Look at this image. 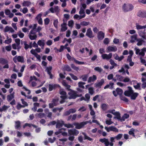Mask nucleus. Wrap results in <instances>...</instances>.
<instances>
[{"mask_svg":"<svg viewBox=\"0 0 146 146\" xmlns=\"http://www.w3.org/2000/svg\"><path fill=\"white\" fill-rule=\"evenodd\" d=\"M79 13L80 15L83 17V18H84L86 16V15L85 13L84 10L82 9H80Z\"/></svg>","mask_w":146,"mask_h":146,"instance_id":"nucleus-31","label":"nucleus"},{"mask_svg":"<svg viewBox=\"0 0 146 146\" xmlns=\"http://www.w3.org/2000/svg\"><path fill=\"white\" fill-rule=\"evenodd\" d=\"M104 33L102 31H100L98 32L97 35V37L98 40H101L104 37Z\"/></svg>","mask_w":146,"mask_h":146,"instance_id":"nucleus-18","label":"nucleus"},{"mask_svg":"<svg viewBox=\"0 0 146 146\" xmlns=\"http://www.w3.org/2000/svg\"><path fill=\"white\" fill-rule=\"evenodd\" d=\"M20 11L22 12L24 14H25L27 13L28 11V9L26 7H25L23 9H20Z\"/></svg>","mask_w":146,"mask_h":146,"instance_id":"nucleus-53","label":"nucleus"},{"mask_svg":"<svg viewBox=\"0 0 146 146\" xmlns=\"http://www.w3.org/2000/svg\"><path fill=\"white\" fill-rule=\"evenodd\" d=\"M107 50L108 52H115L117 50V48L115 46H109L107 48Z\"/></svg>","mask_w":146,"mask_h":146,"instance_id":"nucleus-16","label":"nucleus"},{"mask_svg":"<svg viewBox=\"0 0 146 146\" xmlns=\"http://www.w3.org/2000/svg\"><path fill=\"white\" fill-rule=\"evenodd\" d=\"M36 115H37L38 117L41 118L44 117L45 116V114L44 113H41L36 114Z\"/></svg>","mask_w":146,"mask_h":146,"instance_id":"nucleus-49","label":"nucleus"},{"mask_svg":"<svg viewBox=\"0 0 146 146\" xmlns=\"http://www.w3.org/2000/svg\"><path fill=\"white\" fill-rule=\"evenodd\" d=\"M123 135L121 133H119L115 137H110V141H111V142H115V140L118 141L120 140L123 136Z\"/></svg>","mask_w":146,"mask_h":146,"instance_id":"nucleus-8","label":"nucleus"},{"mask_svg":"<svg viewBox=\"0 0 146 146\" xmlns=\"http://www.w3.org/2000/svg\"><path fill=\"white\" fill-rule=\"evenodd\" d=\"M10 107L9 105L7 106L4 105L1 107L0 108V111L2 112V111H6Z\"/></svg>","mask_w":146,"mask_h":146,"instance_id":"nucleus-24","label":"nucleus"},{"mask_svg":"<svg viewBox=\"0 0 146 146\" xmlns=\"http://www.w3.org/2000/svg\"><path fill=\"white\" fill-rule=\"evenodd\" d=\"M28 36L29 38L31 40H36L37 37V36L36 35H31L29 34Z\"/></svg>","mask_w":146,"mask_h":146,"instance_id":"nucleus-32","label":"nucleus"},{"mask_svg":"<svg viewBox=\"0 0 146 146\" xmlns=\"http://www.w3.org/2000/svg\"><path fill=\"white\" fill-rule=\"evenodd\" d=\"M60 94L62 95V96H60V98L62 99V100L60 101V104H62L65 102V100L67 98L66 93L63 90H60Z\"/></svg>","mask_w":146,"mask_h":146,"instance_id":"nucleus-6","label":"nucleus"},{"mask_svg":"<svg viewBox=\"0 0 146 146\" xmlns=\"http://www.w3.org/2000/svg\"><path fill=\"white\" fill-rule=\"evenodd\" d=\"M108 106L105 104H103L101 105V108L103 110L105 111L108 109Z\"/></svg>","mask_w":146,"mask_h":146,"instance_id":"nucleus-39","label":"nucleus"},{"mask_svg":"<svg viewBox=\"0 0 146 146\" xmlns=\"http://www.w3.org/2000/svg\"><path fill=\"white\" fill-rule=\"evenodd\" d=\"M79 133V131L75 129H70L68 130L69 136L74 135L76 136Z\"/></svg>","mask_w":146,"mask_h":146,"instance_id":"nucleus-11","label":"nucleus"},{"mask_svg":"<svg viewBox=\"0 0 146 146\" xmlns=\"http://www.w3.org/2000/svg\"><path fill=\"white\" fill-rule=\"evenodd\" d=\"M72 60L74 61V62L76 64H85L84 62H83L79 61L77 60H76L74 58H72Z\"/></svg>","mask_w":146,"mask_h":146,"instance_id":"nucleus-40","label":"nucleus"},{"mask_svg":"<svg viewBox=\"0 0 146 146\" xmlns=\"http://www.w3.org/2000/svg\"><path fill=\"white\" fill-rule=\"evenodd\" d=\"M64 70H66L68 71H70L71 70V68L70 66L68 65H65L63 68Z\"/></svg>","mask_w":146,"mask_h":146,"instance_id":"nucleus-43","label":"nucleus"},{"mask_svg":"<svg viewBox=\"0 0 146 146\" xmlns=\"http://www.w3.org/2000/svg\"><path fill=\"white\" fill-rule=\"evenodd\" d=\"M122 80L124 82H130V80L128 77H126L124 79H123Z\"/></svg>","mask_w":146,"mask_h":146,"instance_id":"nucleus-64","label":"nucleus"},{"mask_svg":"<svg viewBox=\"0 0 146 146\" xmlns=\"http://www.w3.org/2000/svg\"><path fill=\"white\" fill-rule=\"evenodd\" d=\"M68 94L69 95L68 98L70 99H75L77 97H81L82 96L81 94H78L77 92L72 90H70V91L68 93Z\"/></svg>","mask_w":146,"mask_h":146,"instance_id":"nucleus-2","label":"nucleus"},{"mask_svg":"<svg viewBox=\"0 0 146 146\" xmlns=\"http://www.w3.org/2000/svg\"><path fill=\"white\" fill-rule=\"evenodd\" d=\"M82 134L84 135L85 139H87L90 141L93 140L92 139L87 136L85 133H82Z\"/></svg>","mask_w":146,"mask_h":146,"instance_id":"nucleus-42","label":"nucleus"},{"mask_svg":"<svg viewBox=\"0 0 146 146\" xmlns=\"http://www.w3.org/2000/svg\"><path fill=\"white\" fill-rule=\"evenodd\" d=\"M133 6L131 4L125 3L122 7L123 11L125 12L132 11L133 9Z\"/></svg>","mask_w":146,"mask_h":146,"instance_id":"nucleus-3","label":"nucleus"},{"mask_svg":"<svg viewBox=\"0 0 146 146\" xmlns=\"http://www.w3.org/2000/svg\"><path fill=\"white\" fill-rule=\"evenodd\" d=\"M104 79H102L101 80L95 84V87L96 88H101L102 86L104 83Z\"/></svg>","mask_w":146,"mask_h":146,"instance_id":"nucleus-20","label":"nucleus"},{"mask_svg":"<svg viewBox=\"0 0 146 146\" xmlns=\"http://www.w3.org/2000/svg\"><path fill=\"white\" fill-rule=\"evenodd\" d=\"M74 24L73 21L71 20L68 22V25L69 27H73Z\"/></svg>","mask_w":146,"mask_h":146,"instance_id":"nucleus-60","label":"nucleus"},{"mask_svg":"<svg viewBox=\"0 0 146 146\" xmlns=\"http://www.w3.org/2000/svg\"><path fill=\"white\" fill-rule=\"evenodd\" d=\"M94 70L95 71H97L98 72L100 73L102 71V68L101 67H95L94 68Z\"/></svg>","mask_w":146,"mask_h":146,"instance_id":"nucleus-46","label":"nucleus"},{"mask_svg":"<svg viewBox=\"0 0 146 146\" xmlns=\"http://www.w3.org/2000/svg\"><path fill=\"white\" fill-rule=\"evenodd\" d=\"M23 6L24 7H28L31 4V3L29 1H24L22 4Z\"/></svg>","mask_w":146,"mask_h":146,"instance_id":"nucleus-33","label":"nucleus"},{"mask_svg":"<svg viewBox=\"0 0 146 146\" xmlns=\"http://www.w3.org/2000/svg\"><path fill=\"white\" fill-rule=\"evenodd\" d=\"M86 35L90 38H93L94 35L91 28H89L87 30Z\"/></svg>","mask_w":146,"mask_h":146,"instance_id":"nucleus-15","label":"nucleus"},{"mask_svg":"<svg viewBox=\"0 0 146 146\" xmlns=\"http://www.w3.org/2000/svg\"><path fill=\"white\" fill-rule=\"evenodd\" d=\"M8 63V61L6 59L2 58H0V64H5Z\"/></svg>","mask_w":146,"mask_h":146,"instance_id":"nucleus-35","label":"nucleus"},{"mask_svg":"<svg viewBox=\"0 0 146 146\" xmlns=\"http://www.w3.org/2000/svg\"><path fill=\"white\" fill-rule=\"evenodd\" d=\"M69 75L71 77L72 79L74 80H78V78L75 76L72 73H70Z\"/></svg>","mask_w":146,"mask_h":146,"instance_id":"nucleus-61","label":"nucleus"},{"mask_svg":"<svg viewBox=\"0 0 146 146\" xmlns=\"http://www.w3.org/2000/svg\"><path fill=\"white\" fill-rule=\"evenodd\" d=\"M76 111V110L75 108L70 109L68 111L65 112L63 114V116H66L69 115L70 113H75Z\"/></svg>","mask_w":146,"mask_h":146,"instance_id":"nucleus-12","label":"nucleus"},{"mask_svg":"<svg viewBox=\"0 0 146 146\" xmlns=\"http://www.w3.org/2000/svg\"><path fill=\"white\" fill-rule=\"evenodd\" d=\"M45 40H39L37 42V44L38 45L41 46L42 49H44L45 45Z\"/></svg>","mask_w":146,"mask_h":146,"instance_id":"nucleus-23","label":"nucleus"},{"mask_svg":"<svg viewBox=\"0 0 146 146\" xmlns=\"http://www.w3.org/2000/svg\"><path fill=\"white\" fill-rule=\"evenodd\" d=\"M145 31V30H144L143 31H139L138 32V33L140 37L143 39L146 40V35Z\"/></svg>","mask_w":146,"mask_h":146,"instance_id":"nucleus-17","label":"nucleus"},{"mask_svg":"<svg viewBox=\"0 0 146 146\" xmlns=\"http://www.w3.org/2000/svg\"><path fill=\"white\" fill-rule=\"evenodd\" d=\"M64 126L68 128H72L74 127V126L73 124L70 123L65 124H64Z\"/></svg>","mask_w":146,"mask_h":146,"instance_id":"nucleus-45","label":"nucleus"},{"mask_svg":"<svg viewBox=\"0 0 146 146\" xmlns=\"http://www.w3.org/2000/svg\"><path fill=\"white\" fill-rule=\"evenodd\" d=\"M141 84L140 83H137V85L134 86V87L135 89H139L140 90L141 89L140 88V85Z\"/></svg>","mask_w":146,"mask_h":146,"instance_id":"nucleus-51","label":"nucleus"},{"mask_svg":"<svg viewBox=\"0 0 146 146\" xmlns=\"http://www.w3.org/2000/svg\"><path fill=\"white\" fill-rule=\"evenodd\" d=\"M110 62L112 66H117V64L116 63H115L114 62V61L112 59H110Z\"/></svg>","mask_w":146,"mask_h":146,"instance_id":"nucleus-62","label":"nucleus"},{"mask_svg":"<svg viewBox=\"0 0 146 146\" xmlns=\"http://www.w3.org/2000/svg\"><path fill=\"white\" fill-rule=\"evenodd\" d=\"M136 29L137 30H139L140 29L146 28V25L144 26H142L140 25H139L137 23L136 24Z\"/></svg>","mask_w":146,"mask_h":146,"instance_id":"nucleus-29","label":"nucleus"},{"mask_svg":"<svg viewBox=\"0 0 146 146\" xmlns=\"http://www.w3.org/2000/svg\"><path fill=\"white\" fill-rule=\"evenodd\" d=\"M63 22L64 20H63ZM67 24L66 23L64 22L61 25V31L62 32L65 31L67 29V27L66 26Z\"/></svg>","mask_w":146,"mask_h":146,"instance_id":"nucleus-19","label":"nucleus"},{"mask_svg":"<svg viewBox=\"0 0 146 146\" xmlns=\"http://www.w3.org/2000/svg\"><path fill=\"white\" fill-rule=\"evenodd\" d=\"M131 40H130V42L131 43H133L135 42V40L137 38V35H134L131 36Z\"/></svg>","mask_w":146,"mask_h":146,"instance_id":"nucleus-38","label":"nucleus"},{"mask_svg":"<svg viewBox=\"0 0 146 146\" xmlns=\"http://www.w3.org/2000/svg\"><path fill=\"white\" fill-rule=\"evenodd\" d=\"M97 79V77L95 75H93L92 77H89L88 80V82L90 83L91 82H93L96 80Z\"/></svg>","mask_w":146,"mask_h":146,"instance_id":"nucleus-30","label":"nucleus"},{"mask_svg":"<svg viewBox=\"0 0 146 146\" xmlns=\"http://www.w3.org/2000/svg\"><path fill=\"white\" fill-rule=\"evenodd\" d=\"M62 84L64 86L67 88L68 89L70 87V86L68 85L65 81H63L62 82Z\"/></svg>","mask_w":146,"mask_h":146,"instance_id":"nucleus-54","label":"nucleus"},{"mask_svg":"<svg viewBox=\"0 0 146 146\" xmlns=\"http://www.w3.org/2000/svg\"><path fill=\"white\" fill-rule=\"evenodd\" d=\"M86 108L85 106H82L78 110V111L81 112H83L86 111Z\"/></svg>","mask_w":146,"mask_h":146,"instance_id":"nucleus-63","label":"nucleus"},{"mask_svg":"<svg viewBox=\"0 0 146 146\" xmlns=\"http://www.w3.org/2000/svg\"><path fill=\"white\" fill-rule=\"evenodd\" d=\"M114 58L116 60H118V61H121L124 58V56H121L120 57H119L118 55L116 54H115L114 55Z\"/></svg>","mask_w":146,"mask_h":146,"instance_id":"nucleus-26","label":"nucleus"},{"mask_svg":"<svg viewBox=\"0 0 146 146\" xmlns=\"http://www.w3.org/2000/svg\"><path fill=\"white\" fill-rule=\"evenodd\" d=\"M64 48V46H61L59 50L57 49L56 48H54V50H56L57 51H58L60 52H61L63 50Z\"/></svg>","mask_w":146,"mask_h":146,"instance_id":"nucleus-58","label":"nucleus"},{"mask_svg":"<svg viewBox=\"0 0 146 146\" xmlns=\"http://www.w3.org/2000/svg\"><path fill=\"white\" fill-rule=\"evenodd\" d=\"M88 77V76L86 75H84L82 76L81 78L82 80L84 81H86L87 80Z\"/></svg>","mask_w":146,"mask_h":146,"instance_id":"nucleus-57","label":"nucleus"},{"mask_svg":"<svg viewBox=\"0 0 146 146\" xmlns=\"http://www.w3.org/2000/svg\"><path fill=\"white\" fill-rule=\"evenodd\" d=\"M137 16L140 17H146V11H139L137 14Z\"/></svg>","mask_w":146,"mask_h":146,"instance_id":"nucleus-21","label":"nucleus"},{"mask_svg":"<svg viewBox=\"0 0 146 146\" xmlns=\"http://www.w3.org/2000/svg\"><path fill=\"white\" fill-rule=\"evenodd\" d=\"M124 94L126 96H131V98L133 100H135L139 95L137 93H134L131 88H129L128 90L125 91Z\"/></svg>","mask_w":146,"mask_h":146,"instance_id":"nucleus-1","label":"nucleus"},{"mask_svg":"<svg viewBox=\"0 0 146 146\" xmlns=\"http://www.w3.org/2000/svg\"><path fill=\"white\" fill-rule=\"evenodd\" d=\"M88 121H83L80 123H75L74 125L75 126V128L78 129H80L83 128L84 126L88 123Z\"/></svg>","mask_w":146,"mask_h":146,"instance_id":"nucleus-7","label":"nucleus"},{"mask_svg":"<svg viewBox=\"0 0 146 146\" xmlns=\"http://www.w3.org/2000/svg\"><path fill=\"white\" fill-rule=\"evenodd\" d=\"M13 60L15 63L17 62L21 63H23L24 62V58L22 56H16L13 58Z\"/></svg>","mask_w":146,"mask_h":146,"instance_id":"nucleus-10","label":"nucleus"},{"mask_svg":"<svg viewBox=\"0 0 146 146\" xmlns=\"http://www.w3.org/2000/svg\"><path fill=\"white\" fill-rule=\"evenodd\" d=\"M30 80L29 82V84H30V82L33 80H35V81H37V78L35 76H31L30 78Z\"/></svg>","mask_w":146,"mask_h":146,"instance_id":"nucleus-52","label":"nucleus"},{"mask_svg":"<svg viewBox=\"0 0 146 146\" xmlns=\"http://www.w3.org/2000/svg\"><path fill=\"white\" fill-rule=\"evenodd\" d=\"M74 18L75 19L79 20L83 18V17H82L80 15H79L77 14H76L74 15Z\"/></svg>","mask_w":146,"mask_h":146,"instance_id":"nucleus-44","label":"nucleus"},{"mask_svg":"<svg viewBox=\"0 0 146 146\" xmlns=\"http://www.w3.org/2000/svg\"><path fill=\"white\" fill-rule=\"evenodd\" d=\"M118 94L121 96L123 93V91L121 89L117 88L116 89Z\"/></svg>","mask_w":146,"mask_h":146,"instance_id":"nucleus-47","label":"nucleus"},{"mask_svg":"<svg viewBox=\"0 0 146 146\" xmlns=\"http://www.w3.org/2000/svg\"><path fill=\"white\" fill-rule=\"evenodd\" d=\"M135 130L133 128H131L129 132V134L130 135H132L133 136L135 137V134L134 132L135 131Z\"/></svg>","mask_w":146,"mask_h":146,"instance_id":"nucleus-48","label":"nucleus"},{"mask_svg":"<svg viewBox=\"0 0 146 146\" xmlns=\"http://www.w3.org/2000/svg\"><path fill=\"white\" fill-rule=\"evenodd\" d=\"M112 56V53H110L108 54H102L101 56L102 57L103 59H106L107 60L111 58Z\"/></svg>","mask_w":146,"mask_h":146,"instance_id":"nucleus-13","label":"nucleus"},{"mask_svg":"<svg viewBox=\"0 0 146 146\" xmlns=\"http://www.w3.org/2000/svg\"><path fill=\"white\" fill-rule=\"evenodd\" d=\"M120 98L121 100L124 101L125 102H128V99L124 96L121 95L120 96Z\"/></svg>","mask_w":146,"mask_h":146,"instance_id":"nucleus-59","label":"nucleus"},{"mask_svg":"<svg viewBox=\"0 0 146 146\" xmlns=\"http://www.w3.org/2000/svg\"><path fill=\"white\" fill-rule=\"evenodd\" d=\"M99 141L102 143H104L106 146H108L109 145H110V146L113 145L114 144L113 142H111V141H110V142L109 139L105 138L100 139Z\"/></svg>","mask_w":146,"mask_h":146,"instance_id":"nucleus-5","label":"nucleus"},{"mask_svg":"<svg viewBox=\"0 0 146 146\" xmlns=\"http://www.w3.org/2000/svg\"><path fill=\"white\" fill-rule=\"evenodd\" d=\"M105 129L108 132L110 131H112L115 132H118L119 130L114 126H111L109 127H105Z\"/></svg>","mask_w":146,"mask_h":146,"instance_id":"nucleus-9","label":"nucleus"},{"mask_svg":"<svg viewBox=\"0 0 146 146\" xmlns=\"http://www.w3.org/2000/svg\"><path fill=\"white\" fill-rule=\"evenodd\" d=\"M129 117V115L127 113H125L124 114L122 117L121 118L120 121H124L126 119H127Z\"/></svg>","mask_w":146,"mask_h":146,"instance_id":"nucleus-34","label":"nucleus"},{"mask_svg":"<svg viewBox=\"0 0 146 146\" xmlns=\"http://www.w3.org/2000/svg\"><path fill=\"white\" fill-rule=\"evenodd\" d=\"M114 115L116 116V117H114V118H117L118 119L120 120L121 117L120 116V114L119 112L116 111Z\"/></svg>","mask_w":146,"mask_h":146,"instance_id":"nucleus-36","label":"nucleus"},{"mask_svg":"<svg viewBox=\"0 0 146 146\" xmlns=\"http://www.w3.org/2000/svg\"><path fill=\"white\" fill-rule=\"evenodd\" d=\"M80 24L81 25L83 26H87L90 23L88 22L83 21L80 22Z\"/></svg>","mask_w":146,"mask_h":146,"instance_id":"nucleus-50","label":"nucleus"},{"mask_svg":"<svg viewBox=\"0 0 146 146\" xmlns=\"http://www.w3.org/2000/svg\"><path fill=\"white\" fill-rule=\"evenodd\" d=\"M52 69L51 66L46 67V71L47 72V73L50 76V78L52 79L53 78V76L51 73V71Z\"/></svg>","mask_w":146,"mask_h":146,"instance_id":"nucleus-22","label":"nucleus"},{"mask_svg":"<svg viewBox=\"0 0 146 146\" xmlns=\"http://www.w3.org/2000/svg\"><path fill=\"white\" fill-rule=\"evenodd\" d=\"M14 92H13L7 96V100L8 101H10L14 98Z\"/></svg>","mask_w":146,"mask_h":146,"instance_id":"nucleus-28","label":"nucleus"},{"mask_svg":"<svg viewBox=\"0 0 146 146\" xmlns=\"http://www.w3.org/2000/svg\"><path fill=\"white\" fill-rule=\"evenodd\" d=\"M58 19H55L54 20L53 24L54 27L56 28H58Z\"/></svg>","mask_w":146,"mask_h":146,"instance_id":"nucleus-55","label":"nucleus"},{"mask_svg":"<svg viewBox=\"0 0 146 146\" xmlns=\"http://www.w3.org/2000/svg\"><path fill=\"white\" fill-rule=\"evenodd\" d=\"M134 50L135 51L136 54L143 57L145 55V52L146 51V48L145 47L143 48L140 50L137 47H135L134 48Z\"/></svg>","mask_w":146,"mask_h":146,"instance_id":"nucleus-4","label":"nucleus"},{"mask_svg":"<svg viewBox=\"0 0 146 146\" xmlns=\"http://www.w3.org/2000/svg\"><path fill=\"white\" fill-rule=\"evenodd\" d=\"M58 98H54L52 99V102L55 106H57L58 104Z\"/></svg>","mask_w":146,"mask_h":146,"instance_id":"nucleus-37","label":"nucleus"},{"mask_svg":"<svg viewBox=\"0 0 146 146\" xmlns=\"http://www.w3.org/2000/svg\"><path fill=\"white\" fill-rule=\"evenodd\" d=\"M137 41H138L137 44L138 46H140L143 44V41L141 39L137 40Z\"/></svg>","mask_w":146,"mask_h":146,"instance_id":"nucleus-56","label":"nucleus"},{"mask_svg":"<svg viewBox=\"0 0 146 146\" xmlns=\"http://www.w3.org/2000/svg\"><path fill=\"white\" fill-rule=\"evenodd\" d=\"M64 122L62 120H58L56 121V128L61 127L63 125H64Z\"/></svg>","mask_w":146,"mask_h":146,"instance_id":"nucleus-14","label":"nucleus"},{"mask_svg":"<svg viewBox=\"0 0 146 146\" xmlns=\"http://www.w3.org/2000/svg\"><path fill=\"white\" fill-rule=\"evenodd\" d=\"M15 127L17 129H19L21 127V122L19 121H15Z\"/></svg>","mask_w":146,"mask_h":146,"instance_id":"nucleus-25","label":"nucleus"},{"mask_svg":"<svg viewBox=\"0 0 146 146\" xmlns=\"http://www.w3.org/2000/svg\"><path fill=\"white\" fill-rule=\"evenodd\" d=\"M15 41L17 44V50L19 51V49L21 48V47L19 46L20 40L19 38H16L15 40Z\"/></svg>","mask_w":146,"mask_h":146,"instance_id":"nucleus-27","label":"nucleus"},{"mask_svg":"<svg viewBox=\"0 0 146 146\" xmlns=\"http://www.w3.org/2000/svg\"><path fill=\"white\" fill-rule=\"evenodd\" d=\"M115 77H116L117 80L119 81H122L123 78V76L118 74H116L115 75Z\"/></svg>","mask_w":146,"mask_h":146,"instance_id":"nucleus-41","label":"nucleus"}]
</instances>
